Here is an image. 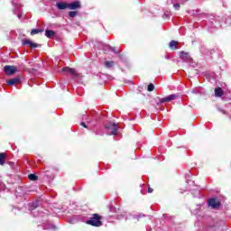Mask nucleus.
I'll return each mask as SVG.
<instances>
[{
	"label": "nucleus",
	"instance_id": "obj_11",
	"mask_svg": "<svg viewBox=\"0 0 231 231\" xmlns=\"http://www.w3.org/2000/svg\"><path fill=\"white\" fill-rule=\"evenodd\" d=\"M55 31H51V30H46L45 31V35L48 37V39H53V37H55Z\"/></svg>",
	"mask_w": 231,
	"mask_h": 231
},
{
	"label": "nucleus",
	"instance_id": "obj_5",
	"mask_svg": "<svg viewBox=\"0 0 231 231\" xmlns=\"http://www.w3.org/2000/svg\"><path fill=\"white\" fill-rule=\"evenodd\" d=\"M175 10H180V5H185L189 0H170Z\"/></svg>",
	"mask_w": 231,
	"mask_h": 231
},
{
	"label": "nucleus",
	"instance_id": "obj_14",
	"mask_svg": "<svg viewBox=\"0 0 231 231\" xmlns=\"http://www.w3.org/2000/svg\"><path fill=\"white\" fill-rule=\"evenodd\" d=\"M5 160H6V154L4 152L0 153V165H5Z\"/></svg>",
	"mask_w": 231,
	"mask_h": 231
},
{
	"label": "nucleus",
	"instance_id": "obj_8",
	"mask_svg": "<svg viewBox=\"0 0 231 231\" xmlns=\"http://www.w3.org/2000/svg\"><path fill=\"white\" fill-rule=\"evenodd\" d=\"M77 8H80V2L75 1L69 4V10H77Z\"/></svg>",
	"mask_w": 231,
	"mask_h": 231
},
{
	"label": "nucleus",
	"instance_id": "obj_13",
	"mask_svg": "<svg viewBox=\"0 0 231 231\" xmlns=\"http://www.w3.org/2000/svg\"><path fill=\"white\" fill-rule=\"evenodd\" d=\"M216 97H223V89L221 88H217L215 89Z\"/></svg>",
	"mask_w": 231,
	"mask_h": 231
},
{
	"label": "nucleus",
	"instance_id": "obj_7",
	"mask_svg": "<svg viewBox=\"0 0 231 231\" xmlns=\"http://www.w3.org/2000/svg\"><path fill=\"white\" fill-rule=\"evenodd\" d=\"M23 42V46H30V48H37V46H39V44L32 42L31 40H28V39H23L22 41Z\"/></svg>",
	"mask_w": 231,
	"mask_h": 231
},
{
	"label": "nucleus",
	"instance_id": "obj_4",
	"mask_svg": "<svg viewBox=\"0 0 231 231\" xmlns=\"http://www.w3.org/2000/svg\"><path fill=\"white\" fill-rule=\"evenodd\" d=\"M208 205L211 207V208H218L220 207L221 202L219 200H217L216 199H209L208 201Z\"/></svg>",
	"mask_w": 231,
	"mask_h": 231
},
{
	"label": "nucleus",
	"instance_id": "obj_18",
	"mask_svg": "<svg viewBox=\"0 0 231 231\" xmlns=\"http://www.w3.org/2000/svg\"><path fill=\"white\" fill-rule=\"evenodd\" d=\"M105 66H106V68H113V66H115V61H110V60L106 61V62H105Z\"/></svg>",
	"mask_w": 231,
	"mask_h": 231
},
{
	"label": "nucleus",
	"instance_id": "obj_16",
	"mask_svg": "<svg viewBox=\"0 0 231 231\" xmlns=\"http://www.w3.org/2000/svg\"><path fill=\"white\" fill-rule=\"evenodd\" d=\"M28 178L31 181H37V180H39V177H37V175L32 173L29 174Z\"/></svg>",
	"mask_w": 231,
	"mask_h": 231
},
{
	"label": "nucleus",
	"instance_id": "obj_10",
	"mask_svg": "<svg viewBox=\"0 0 231 231\" xmlns=\"http://www.w3.org/2000/svg\"><path fill=\"white\" fill-rule=\"evenodd\" d=\"M56 6H57V8H59V10H66L69 8V4L59 2L56 4Z\"/></svg>",
	"mask_w": 231,
	"mask_h": 231
},
{
	"label": "nucleus",
	"instance_id": "obj_3",
	"mask_svg": "<svg viewBox=\"0 0 231 231\" xmlns=\"http://www.w3.org/2000/svg\"><path fill=\"white\" fill-rule=\"evenodd\" d=\"M4 70L5 71V73L7 75H14V73H15V71H17V67L6 65L4 67Z\"/></svg>",
	"mask_w": 231,
	"mask_h": 231
},
{
	"label": "nucleus",
	"instance_id": "obj_1",
	"mask_svg": "<svg viewBox=\"0 0 231 231\" xmlns=\"http://www.w3.org/2000/svg\"><path fill=\"white\" fill-rule=\"evenodd\" d=\"M87 225H91V226H102L100 216H98V214H94L93 217L87 221Z\"/></svg>",
	"mask_w": 231,
	"mask_h": 231
},
{
	"label": "nucleus",
	"instance_id": "obj_25",
	"mask_svg": "<svg viewBox=\"0 0 231 231\" xmlns=\"http://www.w3.org/2000/svg\"><path fill=\"white\" fill-rule=\"evenodd\" d=\"M110 50H112V51H114V53H118V51L115 50V48L109 47Z\"/></svg>",
	"mask_w": 231,
	"mask_h": 231
},
{
	"label": "nucleus",
	"instance_id": "obj_23",
	"mask_svg": "<svg viewBox=\"0 0 231 231\" xmlns=\"http://www.w3.org/2000/svg\"><path fill=\"white\" fill-rule=\"evenodd\" d=\"M15 15H17L18 19H21V17H23V14H17V11H14Z\"/></svg>",
	"mask_w": 231,
	"mask_h": 231
},
{
	"label": "nucleus",
	"instance_id": "obj_28",
	"mask_svg": "<svg viewBox=\"0 0 231 231\" xmlns=\"http://www.w3.org/2000/svg\"><path fill=\"white\" fill-rule=\"evenodd\" d=\"M17 8H21V6H20V5H17Z\"/></svg>",
	"mask_w": 231,
	"mask_h": 231
},
{
	"label": "nucleus",
	"instance_id": "obj_21",
	"mask_svg": "<svg viewBox=\"0 0 231 231\" xmlns=\"http://www.w3.org/2000/svg\"><path fill=\"white\" fill-rule=\"evenodd\" d=\"M148 91H154V85L152 83H151L150 85H148V88H147Z\"/></svg>",
	"mask_w": 231,
	"mask_h": 231
},
{
	"label": "nucleus",
	"instance_id": "obj_12",
	"mask_svg": "<svg viewBox=\"0 0 231 231\" xmlns=\"http://www.w3.org/2000/svg\"><path fill=\"white\" fill-rule=\"evenodd\" d=\"M19 78H14V79H11L9 80H7V84L8 86H15V84H17V82H19Z\"/></svg>",
	"mask_w": 231,
	"mask_h": 231
},
{
	"label": "nucleus",
	"instance_id": "obj_26",
	"mask_svg": "<svg viewBox=\"0 0 231 231\" xmlns=\"http://www.w3.org/2000/svg\"><path fill=\"white\" fill-rule=\"evenodd\" d=\"M148 192H149V194L152 193V188H149V189H148Z\"/></svg>",
	"mask_w": 231,
	"mask_h": 231
},
{
	"label": "nucleus",
	"instance_id": "obj_19",
	"mask_svg": "<svg viewBox=\"0 0 231 231\" xmlns=\"http://www.w3.org/2000/svg\"><path fill=\"white\" fill-rule=\"evenodd\" d=\"M37 207H39V203L38 202H32L30 205V210H33L34 208H37Z\"/></svg>",
	"mask_w": 231,
	"mask_h": 231
},
{
	"label": "nucleus",
	"instance_id": "obj_20",
	"mask_svg": "<svg viewBox=\"0 0 231 231\" xmlns=\"http://www.w3.org/2000/svg\"><path fill=\"white\" fill-rule=\"evenodd\" d=\"M41 30H37V29H32L31 32V35H37V33H41Z\"/></svg>",
	"mask_w": 231,
	"mask_h": 231
},
{
	"label": "nucleus",
	"instance_id": "obj_24",
	"mask_svg": "<svg viewBox=\"0 0 231 231\" xmlns=\"http://www.w3.org/2000/svg\"><path fill=\"white\" fill-rule=\"evenodd\" d=\"M80 125H82V127H85L86 129H88V125H86V123H85V122H81V123H80Z\"/></svg>",
	"mask_w": 231,
	"mask_h": 231
},
{
	"label": "nucleus",
	"instance_id": "obj_22",
	"mask_svg": "<svg viewBox=\"0 0 231 231\" xmlns=\"http://www.w3.org/2000/svg\"><path fill=\"white\" fill-rule=\"evenodd\" d=\"M69 17H77V12H75V11H70V12L69 13Z\"/></svg>",
	"mask_w": 231,
	"mask_h": 231
},
{
	"label": "nucleus",
	"instance_id": "obj_2",
	"mask_svg": "<svg viewBox=\"0 0 231 231\" xmlns=\"http://www.w3.org/2000/svg\"><path fill=\"white\" fill-rule=\"evenodd\" d=\"M118 125L113 123V122H109L108 124L105 125L106 129H107V131H111V134L115 135L118 133Z\"/></svg>",
	"mask_w": 231,
	"mask_h": 231
},
{
	"label": "nucleus",
	"instance_id": "obj_9",
	"mask_svg": "<svg viewBox=\"0 0 231 231\" xmlns=\"http://www.w3.org/2000/svg\"><path fill=\"white\" fill-rule=\"evenodd\" d=\"M62 71H67V73H69L73 77H77V70H75V69H71L69 67H65L62 69Z\"/></svg>",
	"mask_w": 231,
	"mask_h": 231
},
{
	"label": "nucleus",
	"instance_id": "obj_27",
	"mask_svg": "<svg viewBox=\"0 0 231 231\" xmlns=\"http://www.w3.org/2000/svg\"><path fill=\"white\" fill-rule=\"evenodd\" d=\"M5 187V184L1 183L0 184V189H3Z\"/></svg>",
	"mask_w": 231,
	"mask_h": 231
},
{
	"label": "nucleus",
	"instance_id": "obj_17",
	"mask_svg": "<svg viewBox=\"0 0 231 231\" xmlns=\"http://www.w3.org/2000/svg\"><path fill=\"white\" fill-rule=\"evenodd\" d=\"M180 59H182V60H188L189 59V53L185 52V51H181L180 52Z\"/></svg>",
	"mask_w": 231,
	"mask_h": 231
},
{
	"label": "nucleus",
	"instance_id": "obj_15",
	"mask_svg": "<svg viewBox=\"0 0 231 231\" xmlns=\"http://www.w3.org/2000/svg\"><path fill=\"white\" fill-rule=\"evenodd\" d=\"M176 44H178V42H176V41H171V42H170L169 46H170V48H171V50H178V48L176 47Z\"/></svg>",
	"mask_w": 231,
	"mask_h": 231
},
{
	"label": "nucleus",
	"instance_id": "obj_6",
	"mask_svg": "<svg viewBox=\"0 0 231 231\" xmlns=\"http://www.w3.org/2000/svg\"><path fill=\"white\" fill-rule=\"evenodd\" d=\"M176 98H178V95L171 94V95H170V96H168L166 97L161 98L160 103L163 104L165 102H172V100H176Z\"/></svg>",
	"mask_w": 231,
	"mask_h": 231
}]
</instances>
